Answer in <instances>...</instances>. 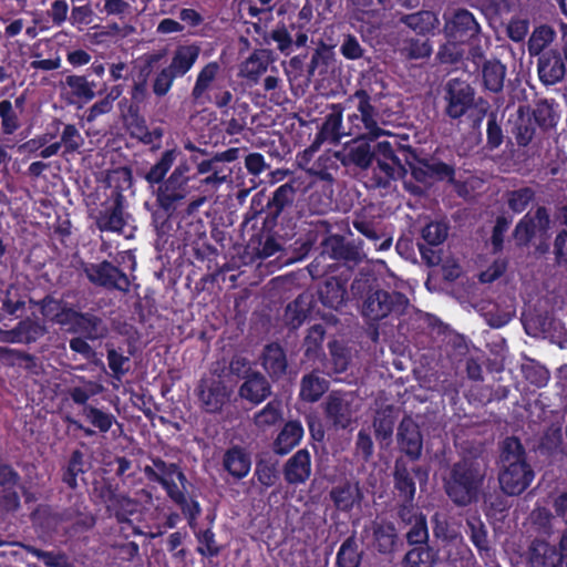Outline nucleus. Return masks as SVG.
Masks as SVG:
<instances>
[{
	"mask_svg": "<svg viewBox=\"0 0 567 567\" xmlns=\"http://www.w3.org/2000/svg\"><path fill=\"white\" fill-rule=\"evenodd\" d=\"M350 292L362 301V317L373 323L398 319L412 307L406 295L389 285H381L373 275L359 274L350 286Z\"/></svg>",
	"mask_w": 567,
	"mask_h": 567,
	"instance_id": "nucleus-1",
	"label": "nucleus"
},
{
	"mask_svg": "<svg viewBox=\"0 0 567 567\" xmlns=\"http://www.w3.org/2000/svg\"><path fill=\"white\" fill-rule=\"evenodd\" d=\"M486 473L484 458L463 457L451 466L444 477V491L456 506L466 507L478 501Z\"/></svg>",
	"mask_w": 567,
	"mask_h": 567,
	"instance_id": "nucleus-2",
	"label": "nucleus"
},
{
	"mask_svg": "<svg viewBox=\"0 0 567 567\" xmlns=\"http://www.w3.org/2000/svg\"><path fill=\"white\" fill-rule=\"evenodd\" d=\"M176 158V150H168L163 153L159 161L154 164L148 172L143 174L145 181L154 186L158 184L155 192L156 202L159 208L169 215L175 212L176 204L182 202L188 195L187 179H181L173 175L164 179L165 175L173 166Z\"/></svg>",
	"mask_w": 567,
	"mask_h": 567,
	"instance_id": "nucleus-3",
	"label": "nucleus"
},
{
	"mask_svg": "<svg viewBox=\"0 0 567 567\" xmlns=\"http://www.w3.org/2000/svg\"><path fill=\"white\" fill-rule=\"evenodd\" d=\"M297 192L298 188L293 181L285 183L277 187L268 197L266 205H262L261 198L265 193L260 190L251 199L252 213L246 217V221L265 213L262 229L274 230L280 223L290 219L296 207Z\"/></svg>",
	"mask_w": 567,
	"mask_h": 567,
	"instance_id": "nucleus-4",
	"label": "nucleus"
},
{
	"mask_svg": "<svg viewBox=\"0 0 567 567\" xmlns=\"http://www.w3.org/2000/svg\"><path fill=\"white\" fill-rule=\"evenodd\" d=\"M551 219L545 206L526 214L515 226L513 237L518 247L534 246V254L543 256L549 251Z\"/></svg>",
	"mask_w": 567,
	"mask_h": 567,
	"instance_id": "nucleus-5",
	"label": "nucleus"
},
{
	"mask_svg": "<svg viewBox=\"0 0 567 567\" xmlns=\"http://www.w3.org/2000/svg\"><path fill=\"white\" fill-rule=\"evenodd\" d=\"M443 19V33L447 41L466 43L482 34L480 21L465 8L449 9Z\"/></svg>",
	"mask_w": 567,
	"mask_h": 567,
	"instance_id": "nucleus-6",
	"label": "nucleus"
},
{
	"mask_svg": "<svg viewBox=\"0 0 567 567\" xmlns=\"http://www.w3.org/2000/svg\"><path fill=\"white\" fill-rule=\"evenodd\" d=\"M233 389L218 377L203 378L196 388L200 408L207 413H219L230 401Z\"/></svg>",
	"mask_w": 567,
	"mask_h": 567,
	"instance_id": "nucleus-7",
	"label": "nucleus"
},
{
	"mask_svg": "<svg viewBox=\"0 0 567 567\" xmlns=\"http://www.w3.org/2000/svg\"><path fill=\"white\" fill-rule=\"evenodd\" d=\"M429 475L423 466H409L406 460L402 456L396 457L393 466L394 488L400 499L414 502L416 493V481L420 485L427 482Z\"/></svg>",
	"mask_w": 567,
	"mask_h": 567,
	"instance_id": "nucleus-8",
	"label": "nucleus"
},
{
	"mask_svg": "<svg viewBox=\"0 0 567 567\" xmlns=\"http://www.w3.org/2000/svg\"><path fill=\"white\" fill-rule=\"evenodd\" d=\"M326 420L336 429H348L354 421L357 410L353 395L342 391H331L321 404Z\"/></svg>",
	"mask_w": 567,
	"mask_h": 567,
	"instance_id": "nucleus-9",
	"label": "nucleus"
},
{
	"mask_svg": "<svg viewBox=\"0 0 567 567\" xmlns=\"http://www.w3.org/2000/svg\"><path fill=\"white\" fill-rule=\"evenodd\" d=\"M84 272L90 282L95 286L122 292H128L130 290L131 282L127 276L107 260L90 265L84 269Z\"/></svg>",
	"mask_w": 567,
	"mask_h": 567,
	"instance_id": "nucleus-10",
	"label": "nucleus"
},
{
	"mask_svg": "<svg viewBox=\"0 0 567 567\" xmlns=\"http://www.w3.org/2000/svg\"><path fill=\"white\" fill-rule=\"evenodd\" d=\"M445 113L451 118L462 117L474 105V89L461 79H451L445 85Z\"/></svg>",
	"mask_w": 567,
	"mask_h": 567,
	"instance_id": "nucleus-11",
	"label": "nucleus"
},
{
	"mask_svg": "<svg viewBox=\"0 0 567 567\" xmlns=\"http://www.w3.org/2000/svg\"><path fill=\"white\" fill-rule=\"evenodd\" d=\"M321 246L330 258L343 262L349 268L360 265L367 257L360 243L349 241L341 235L324 238Z\"/></svg>",
	"mask_w": 567,
	"mask_h": 567,
	"instance_id": "nucleus-12",
	"label": "nucleus"
},
{
	"mask_svg": "<svg viewBox=\"0 0 567 567\" xmlns=\"http://www.w3.org/2000/svg\"><path fill=\"white\" fill-rule=\"evenodd\" d=\"M396 444L400 452L416 462L422 456L423 435L419 424L410 415H405L396 427Z\"/></svg>",
	"mask_w": 567,
	"mask_h": 567,
	"instance_id": "nucleus-13",
	"label": "nucleus"
},
{
	"mask_svg": "<svg viewBox=\"0 0 567 567\" xmlns=\"http://www.w3.org/2000/svg\"><path fill=\"white\" fill-rule=\"evenodd\" d=\"M534 480V471L528 463L501 466L498 482L508 496L524 493Z\"/></svg>",
	"mask_w": 567,
	"mask_h": 567,
	"instance_id": "nucleus-14",
	"label": "nucleus"
},
{
	"mask_svg": "<svg viewBox=\"0 0 567 567\" xmlns=\"http://www.w3.org/2000/svg\"><path fill=\"white\" fill-rule=\"evenodd\" d=\"M259 361L272 382L281 380L288 371V358L285 349L278 342H271L264 347Z\"/></svg>",
	"mask_w": 567,
	"mask_h": 567,
	"instance_id": "nucleus-15",
	"label": "nucleus"
},
{
	"mask_svg": "<svg viewBox=\"0 0 567 567\" xmlns=\"http://www.w3.org/2000/svg\"><path fill=\"white\" fill-rule=\"evenodd\" d=\"M270 379L259 371L250 372L238 389V396L251 404H260L272 394Z\"/></svg>",
	"mask_w": 567,
	"mask_h": 567,
	"instance_id": "nucleus-16",
	"label": "nucleus"
},
{
	"mask_svg": "<svg viewBox=\"0 0 567 567\" xmlns=\"http://www.w3.org/2000/svg\"><path fill=\"white\" fill-rule=\"evenodd\" d=\"M123 213L124 196L122 192L116 188L113 193V205L100 210L94 217L97 229L100 231L121 233L126 224Z\"/></svg>",
	"mask_w": 567,
	"mask_h": 567,
	"instance_id": "nucleus-17",
	"label": "nucleus"
},
{
	"mask_svg": "<svg viewBox=\"0 0 567 567\" xmlns=\"http://www.w3.org/2000/svg\"><path fill=\"white\" fill-rule=\"evenodd\" d=\"M315 307V297L310 292H302L290 301L282 315V323L290 330H297L302 326Z\"/></svg>",
	"mask_w": 567,
	"mask_h": 567,
	"instance_id": "nucleus-18",
	"label": "nucleus"
},
{
	"mask_svg": "<svg viewBox=\"0 0 567 567\" xmlns=\"http://www.w3.org/2000/svg\"><path fill=\"white\" fill-rule=\"evenodd\" d=\"M329 496L334 507L346 513L350 512L354 505H360L364 497L360 483L352 480H344L333 486L329 492Z\"/></svg>",
	"mask_w": 567,
	"mask_h": 567,
	"instance_id": "nucleus-19",
	"label": "nucleus"
},
{
	"mask_svg": "<svg viewBox=\"0 0 567 567\" xmlns=\"http://www.w3.org/2000/svg\"><path fill=\"white\" fill-rule=\"evenodd\" d=\"M530 567H563L564 555L556 546L543 539H534L528 547Z\"/></svg>",
	"mask_w": 567,
	"mask_h": 567,
	"instance_id": "nucleus-20",
	"label": "nucleus"
},
{
	"mask_svg": "<svg viewBox=\"0 0 567 567\" xmlns=\"http://www.w3.org/2000/svg\"><path fill=\"white\" fill-rule=\"evenodd\" d=\"M238 148H229L223 153H217L213 158L208 161H203L197 165V171L199 174L208 173L209 171H214V175H209L203 179V183L206 185H219L228 182L230 177V171L225 173V169L219 166L221 162H233L238 157Z\"/></svg>",
	"mask_w": 567,
	"mask_h": 567,
	"instance_id": "nucleus-21",
	"label": "nucleus"
},
{
	"mask_svg": "<svg viewBox=\"0 0 567 567\" xmlns=\"http://www.w3.org/2000/svg\"><path fill=\"white\" fill-rule=\"evenodd\" d=\"M565 74L566 66L558 50H548L539 56L538 75L544 84H556L564 79Z\"/></svg>",
	"mask_w": 567,
	"mask_h": 567,
	"instance_id": "nucleus-22",
	"label": "nucleus"
},
{
	"mask_svg": "<svg viewBox=\"0 0 567 567\" xmlns=\"http://www.w3.org/2000/svg\"><path fill=\"white\" fill-rule=\"evenodd\" d=\"M374 157L375 152L372 151L371 144L364 141V136L355 140L348 152L336 153V158L340 161L343 166L355 165L363 171L372 165Z\"/></svg>",
	"mask_w": 567,
	"mask_h": 567,
	"instance_id": "nucleus-23",
	"label": "nucleus"
},
{
	"mask_svg": "<svg viewBox=\"0 0 567 567\" xmlns=\"http://www.w3.org/2000/svg\"><path fill=\"white\" fill-rule=\"evenodd\" d=\"M310 475L311 461L306 449L296 452L284 465V476L289 484H302Z\"/></svg>",
	"mask_w": 567,
	"mask_h": 567,
	"instance_id": "nucleus-24",
	"label": "nucleus"
},
{
	"mask_svg": "<svg viewBox=\"0 0 567 567\" xmlns=\"http://www.w3.org/2000/svg\"><path fill=\"white\" fill-rule=\"evenodd\" d=\"M329 381L321 375L319 369H313L300 380L299 398L307 403L318 402L329 390Z\"/></svg>",
	"mask_w": 567,
	"mask_h": 567,
	"instance_id": "nucleus-25",
	"label": "nucleus"
},
{
	"mask_svg": "<svg viewBox=\"0 0 567 567\" xmlns=\"http://www.w3.org/2000/svg\"><path fill=\"white\" fill-rule=\"evenodd\" d=\"M78 317L75 329H71V333L84 336L91 341L104 339L109 334V328L101 317L82 311Z\"/></svg>",
	"mask_w": 567,
	"mask_h": 567,
	"instance_id": "nucleus-26",
	"label": "nucleus"
},
{
	"mask_svg": "<svg viewBox=\"0 0 567 567\" xmlns=\"http://www.w3.org/2000/svg\"><path fill=\"white\" fill-rule=\"evenodd\" d=\"M346 280L329 277L318 290L320 302L330 309L339 310L346 303Z\"/></svg>",
	"mask_w": 567,
	"mask_h": 567,
	"instance_id": "nucleus-27",
	"label": "nucleus"
},
{
	"mask_svg": "<svg viewBox=\"0 0 567 567\" xmlns=\"http://www.w3.org/2000/svg\"><path fill=\"white\" fill-rule=\"evenodd\" d=\"M329 358L324 362L328 375L343 373L348 370L352 355L344 341L333 339L328 342Z\"/></svg>",
	"mask_w": 567,
	"mask_h": 567,
	"instance_id": "nucleus-28",
	"label": "nucleus"
},
{
	"mask_svg": "<svg viewBox=\"0 0 567 567\" xmlns=\"http://www.w3.org/2000/svg\"><path fill=\"white\" fill-rule=\"evenodd\" d=\"M398 416L399 409L393 405H386L377 411L372 426L380 444L384 443L388 446L391 443Z\"/></svg>",
	"mask_w": 567,
	"mask_h": 567,
	"instance_id": "nucleus-29",
	"label": "nucleus"
},
{
	"mask_svg": "<svg viewBox=\"0 0 567 567\" xmlns=\"http://www.w3.org/2000/svg\"><path fill=\"white\" fill-rule=\"evenodd\" d=\"M351 100H358V111L361 114V120L371 140L378 138L383 134V130L378 126L375 121L377 110L371 103V96L365 90H357L351 96Z\"/></svg>",
	"mask_w": 567,
	"mask_h": 567,
	"instance_id": "nucleus-30",
	"label": "nucleus"
},
{
	"mask_svg": "<svg viewBox=\"0 0 567 567\" xmlns=\"http://www.w3.org/2000/svg\"><path fill=\"white\" fill-rule=\"evenodd\" d=\"M7 341H18L23 343H32L48 333V328L35 320L27 318L18 323L17 327L9 331H2Z\"/></svg>",
	"mask_w": 567,
	"mask_h": 567,
	"instance_id": "nucleus-31",
	"label": "nucleus"
},
{
	"mask_svg": "<svg viewBox=\"0 0 567 567\" xmlns=\"http://www.w3.org/2000/svg\"><path fill=\"white\" fill-rule=\"evenodd\" d=\"M399 22L403 23L416 34H427L440 23L437 16L430 10H421L410 14H401Z\"/></svg>",
	"mask_w": 567,
	"mask_h": 567,
	"instance_id": "nucleus-32",
	"label": "nucleus"
},
{
	"mask_svg": "<svg viewBox=\"0 0 567 567\" xmlns=\"http://www.w3.org/2000/svg\"><path fill=\"white\" fill-rule=\"evenodd\" d=\"M223 465L231 476L240 480L248 474L251 460L241 447L235 446L224 454Z\"/></svg>",
	"mask_w": 567,
	"mask_h": 567,
	"instance_id": "nucleus-33",
	"label": "nucleus"
},
{
	"mask_svg": "<svg viewBox=\"0 0 567 567\" xmlns=\"http://www.w3.org/2000/svg\"><path fill=\"white\" fill-rule=\"evenodd\" d=\"M302 434L303 429L300 422H287L274 442V452L279 455L287 454L299 443Z\"/></svg>",
	"mask_w": 567,
	"mask_h": 567,
	"instance_id": "nucleus-34",
	"label": "nucleus"
},
{
	"mask_svg": "<svg viewBox=\"0 0 567 567\" xmlns=\"http://www.w3.org/2000/svg\"><path fill=\"white\" fill-rule=\"evenodd\" d=\"M481 68L485 89L493 93L502 92L506 76V66L498 60L492 59L485 61Z\"/></svg>",
	"mask_w": 567,
	"mask_h": 567,
	"instance_id": "nucleus-35",
	"label": "nucleus"
},
{
	"mask_svg": "<svg viewBox=\"0 0 567 567\" xmlns=\"http://www.w3.org/2000/svg\"><path fill=\"white\" fill-rule=\"evenodd\" d=\"M553 318L546 311L533 310L524 316L523 324L527 334L547 338L553 328Z\"/></svg>",
	"mask_w": 567,
	"mask_h": 567,
	"instance_id": "nucleus-36",
	"label": "nucleus"
},
{
	"mask_svg": "<svg viewBox=\"0 0 567 567\" xmlns=\"http://www.w3.org/2000/svg\"><path fill=\"white\" fill-rule=\"evenodd\" d=\"M374 546L381 554H390L394 550L398 540L396 530L391 523H377L372 525Z\"/></svg>",
	"mask_w": 567,
	"mask_h": 567,
	"instance_id": "nucleus-37",
	"label": "nucleus"
},
{
	"mask_svg": "<svg viewBox=\"0 0 567 567\" xmlns=\"http://www.w3.org/2000/svg\"><path fill=\"white\" fill-rule=\"evenodd\" d=\"M342 122V107L339 104L332 105V112L326 116L320 132L317 135L315 144H321L324 141L339 143L340 141V126Z\"/></svg>",
	"mask_w": 567,
	"mask_h": 567,
	"instance_id": "nucleus-38",
	"label": "nucleus"
},
{
	"mask_svg": "<svg viewBox=\"0 0 567 567\" xmlns=\"http://www.w3.org/2000/svg\"><path fill=\"white\" fill-rule=\"evenodd\" d=\"M499 462L501 466L527 463L525 447L518 437L507 436L502 441Z\"/></svg>",
	"mask_w": 567,
	"mask_h": 567,
	"instance_id": "nucleus-39",
	"label": "nucleus"
},
{
	"mask_svg": "<svg viewBox=\"0 0 567 567\" xmlns=\"http://www.w3.org/2000/svg\"><path fill=\"white\" fill-rule=\"evenodd\" d=\"M274 61L270 50H257L245 61L243 72L246 78L257 81L267 71L269 63Z\"/></svg>",
	"mask_w": 567,
	"mask_h": 567,
	"instance_id": "nucleus-40",
	"label": "nucleus"
},
{
	"mask_svg": "<svg viewBox=\"0 0 567 567\" xmlns=\"http://www.w3.org/2000/svg\"><path fill=\"white\" fill-rule=\"evenodd\" d=\"M363 550L359 548L354 535L349 536L337 554V567H360Z\"/></svg>",
	"mask_w": 567,
	"mask_h": 567,
	"instance_id": "nucleus-41",
	"label": "nucleus"
},
{
	"mask_svg": "<svg viewBox=\"0 0 567 567\" xmlns=\"http://www.w3.org/2000/svg\"><path fill=\"white\" fill-rule=\"evenodd\" d=\"M333 48V45H329L323 41L318 43V47L311 56V61L308 68L309 78H312L317 70L319 71L320 75L328 72V68L334 62Z\"/></svg>",
	"mask_w": 567,
	"mask_h": 567,
	"instance_id": "nucleus-42",
	"label": "nucleus"
},
{
	"mask_svg": "<svg viewBox=\"0 0 567 567\" xmlns=\"http://www.w3.org/2000/svg\"><path fill=\"white\" fill-rule=\"evenodd\" d=\"M324 338L326 329L321 323H316L307 329L302 341L303 354L307 359L320 357Z\"/></svg>",
	"mask_w": 567,
	"mask_h": 567,
	"instance_id": "nucleus-43",
	"label": "nucleus"
},
{
	"mask_svg": "<svg viewBox=\"0 0 567 567\" xmlns=\"http://www.w3.org/2000/svg\"><path fill=\"white\" fill-rule=\"evenodd\" d=\"M199 54L197 45H183L177 48L174 53L172 63L167 66L176 75L185 74L195 63Z\"/></svg>",
	"mask_w": 567,
	"mask_h": 567,
	"instance_id": "nucleus-44",
	"label": "nucleus"
},
{
	"mask_svg": "<svg viewBox=\"0 0 567 567\" xmlns=\"http://www.w3.org/2000/svg\"><path fill=\"white\" fill-rule=\"evenodd\" d=\"M511 503L508 495L502 489L485 493L483 496V511L487 517L498 518L504 517V514L509 509Z\"/></svg>",
	"mask_w": 567,
	"mask_h": 567,
	"instance_id": "nucleus-45",
	"label": "nucleus"
},
{
	"mask_svg": "<svg viewBox=\"0 0 567 567\" xmlns=\"http://www.w3.org/2000/svg\"><path fill=\"white\" fill-rule=\"evenodd\" d=\"M563 444L561 427L555 424L548 426L539 437L535 451L542 455L550 456L557 453Z\"/></svg>",
	"mask_w": 567,
	"mask_h": 567,
	"instance_id": "nucleus-46",
	"label": "nucleus"
},
{
	"mask_svg": "<svg viewBox=\"0 0 567 567\" xmlns=\"http://www.w3.org/2000/svg\"><path fill=\"white\" fill-rule=\"evenodd\" d=\"M435 561L436 553L427 544L416 545L402 559L404 567H432Z\"/></svg>",
	"mask_w": 567,
	"mask_h": 567,
	"instance_id": "nucleus-47",
	"label": "nucleus"
},
{
	"mask_svg": "<svg viewBox=\"0 0 567 567\" xmlns=\"http://www.w3.org/2000/svg\"><path fill=\"white\" fill-rule=\"evenodd\" d=\"M64 83L71 89V95L78 100L89 102L95 96L94 82L83 75H68Z\"/></svg>",
	"mask_w": 567,
	"mask_h": 567,
	"instance_id": "nucleus-48",
	"label": "nucleus"
},
{
	"mask_svg": "<svg viewBox=\"0 0 567 567\" xmlns=\"http://www.w3.org/2000/svg\"><path fill=\"white\" fill-rule=\"evenodd\" d=\"M281 419V401L272 400L261 411L255 414L254 423L258 429L265 430L277 424Z\"/></svg>",
	"mask_w": 567,
	"mask_h": 567,
	"instance_id": "nucleus-49",
	"label": "nucleus"
},
{
	"mask_svg": "<svg viewBox=\"0 0 567 567\" xmlns=\"http://www.w3.org/2000/svg\"><path fill=\"white\" fill-rule=\"evenodd\" d=\"M86 472L84 454L80 450H74L69 460L68 466L63 472L62 481L71 488L78 487L76 476Z\"/></svg>",
	"mask_w": 567,
	"mask_h": 567,
	"instance_id": "nucleus-50",
	"label": "nucleus"
},
{
	"mask_svg": "<svg viewBox=\"0 0 567 567\" xmlns=\"http://www.w3.org/2000/svg\"><path fill=\"white\" fill-rule=\"evenodd\" d=\"M554 515L546 507H537L529 515L532 528L543 536H550L554 533Z\"/></svg>",
	"mask_w": 567,
	"mask_h": 567,
	"instance_id": "nucleus-51",
	"label": "nucleus"
},
{
	"mask_svg": "<svg viewBox=\"0 0 567 567\" xmlns=\"http://www.w3.org/2000/svg\"><path fill=\"white\" fill-rule=\"evenodd\" d=\"M478 310L485 318L487 324L492 328L505 326L513 317L512 311L501 309L497 305L492 302L483 303Z\"/></svg>",
	"mask_w": 567,
	"mask_h": 567,
	"instance_id": "nucleus-52",
	"label": "nucleus"
},
{
	"mask_svg": "<svg viewBox=\"0 0 567 567\" xmlns=\"http://www.w3.org/2000/svg\"><path fill=\"white\" fill-rule=\"evenodd\" d=\"M555 31L549 25H540L534 30L528 40V51L530 55H538L542 51L553 42Z\"/></svg>",
	"mask_w": 567,
	"mask_h": 567,
	"instance_id": "nucleus-53",
	"label": "nucleus"
},
{
	"mask_svg": "<svg viewBox=\"0 0 567 567\" xmlns=\"http://www.w3.org/2000/svg\"><path fill=\"white\" fill-rule=\"evenodd\" d=\"M379 169L384 174V176L377 177V185L379 187H389L391 179H401L406 175V169L403 165H394L389 162V159H382L378 157L377 161Z\"/></svg>",
	"mask_w": 567,
	"mask_h": 567,
	"instance_id": "nucleus-54",
	"label": "nucleus"
},
{
	"mask_svg": "<svg viewBox=\"0 0 567 567\" xmlns=\"http://www.w3.org/2000/svg\"><path fill=\"white\" fill-rule=\"evenodd\" d=\"M466 525L470 529V536L475 547L480 551H488L491 546L484 523L477 517H472L466 520Z\"/></svg>",
	"mask_w": 567,
	"mask_h": 567,
	"instance_id": "nucleus-55",
	"label": "nucleus"
},
{
	"mask_svg": "<svg viewBox=\"0 0 567 567\" xmlns=\"http://www.w3.org/2000/svg\"><path fill=\"white\" fill-rule=\"evenodd\" d=\"M534 197L535 192L530 187H522L506 193L507 205L515 213L525 210Z\"/></svg>",
	"mask_w": 567,
	"mask_h": 567,
	"instance_id": "nucleus-56",
	"label": "nucleus"
},
{
	"mask_svg": "<svg viewBox=\"0 0 567 567\" xmlns=\"http://www.w3.org/2000/svg\"><path fill=\"white\" fill-rule=\"evenodd\" d=\"M449 235V225L444 221H431L422 229V238L430 246L441 245Z\"/></svg>",
	"mask_w": 567,
	"mask_h": 567,
	"instance_id": "nucleus-57",
	"label": "nucleus"
},
{
	"mask_svg": "<svg viewBox=\"0 0 567 567\" xmlns=\"http://www.w3.org/2000/svg\"><path fill=\"white\" fill-rule=\"evenodd\" d=\"M35 305L40 308L42 316L51 321L71 306L63 298L58 299L53 295H47L43 299L37 301Z\"/></svg>",
	"mask_w": 567,
	"mask_h": 567,
	"instance_id": "nucleus-58",
	"label": "nucleus"
},
{
	"mask_svg": "<svg viewBox=\"0 0 567 567\" xmlns=\"http://www.w3.org/2000/svg\"><path fill=\"white\" fill-rule=\"evenodd\" d=\"M486 137V147L491 151L498 148L504 142L505 135L495 112L488 114Z\"/></svg>",
	"mask_w": 567,
	"mask_h": 567,
	"instance_id": "nucleus-59",
	"label": "nucleus"
},
{
	"mask_svg": "<svg viewBox=\"0 0 567 567\" xmlns=\"http://www.w3.org/2000/svg\"><path fill=\"white\" fill-rule=\"evenodd\" d=\"M83 415L91 422L93 426L97 427L103 433L111 429L114 421L113 415L107 414L92 405H85L83 408Z\"/></svg>",
	"mask_w": 567,
	"mask_h": 567,
	"instance_id": "nucleus-60",
	"label": "nucleus"
},
{
	"mask_svg": "<svg viewBox=\"0 0 567 567\" xmlns=\"http://www.w3.org/2000/svg\"><path fill=\"white\" fill-rule=\"evenodd\" d=\"M352 225L360 234L372 241H377L384 236L380 223L367 219L363 216H357Z\"/></svg>",
	"mask_w": 567,
	"mask_h": 567,
	"instance_id": "nucleus-61",
	"label": "nucleus"
},
{
	"mask_svg": "<svg viewBox=\"0 0 567 567\" xmlns=\"http://www.w3.org/2000/svg\"><path fill=\"white\" fill-rule=\"evenodd\" d=\"M219 65L216 62L207 64L198 74L196 84L193 89V97L198 100L203 93L209 87L210 83L216 78Z\"/></svg>",
	"mask_w": 567,
	"mask_h": 567,
	"instance_id": "nucleus-62",
	"label": "nucleus"
},
{
	"mask_svg": "<svg viewBox=\"0 0 567 567\" xmlns=\"http://www.w3.org/2000/svg\"><path fill=\"white\" fill-rule=\"evenodd\" d=\"M535 122L544 130L556 125L555 113L547 100H539L533 111Z\"/></svg>",
	"mask_w": 567,
	"mask_h": 567,
	"instance_id": "nucleus-63",
	"label": "nucleus"
},
{
	"mask_svg": "<svg viewBox=\"0 0 567 567\" xmlns=\"http://www.w3.org/2000/svg\"><path fill=\"white\" fill-rule=\"evenodd\" d=\"M427 168L432 183L434 181L445 179L450 183L454 182L455 169L452 165H449L435 158H431L427 159Z\"/></svg>",
	"mask_w": 567,
	"mask_h": 567,
	"instance_id": "nucleus-64",
	"label": "nucleus"
}]
</instances>
